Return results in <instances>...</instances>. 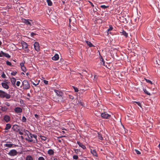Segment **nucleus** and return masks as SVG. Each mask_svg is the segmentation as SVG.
Wrapping results in <instances>:
<instances>
[{"mask_svg": "<svg viewBox=\"0 0 160 160\" xmlns=\"http://www.w3.org/2000/svg\"><path fill=\"white\" fill-rule=\"evenodd\" d=\"M101 61V63L102 64V65L105 66V65H104L105 62L104 61L103 59H102V60Z\"/></svg>", "mask_w": 160, "mask_h": 160, "instance_id": "nucleus-45", "label": "nucleus"}, {"mask_svg": "<svg viewBox=\"0 0 160 160\" xmlns=\"http://www.w3.org/2000/svg\"><path fill=\"white\" fill-rule=\"evenodd\" d=\"M113 29V27L112 25H110L109 26V28L108 29V31L109 32L111 31Z\"/></svg>", "mask_w": 160, "mask_h": 160, "instance_id": "nucleus-34", "label": "nucleus"}, {"mask_svg": "<svg viewBox=\"0 0 160 160\" xmlns=\"http://www.w3.org/2000/svg\"><path fill=\"white\" fill-rule=\"evenodd\" d=\"M93 11L94 12H96L97 11V9L96 8H93Z\"/></svg>", "mask_w": 160, "mask_h": 160, "instance_id": "nucleus-55", "label": "nucleus"}, {"mask_svg": "<svg viewBox=\"0 0 160 160\" xmlns=\"http://www.w3.org/2000/svg\"><path fill=\"white\" fill-rule=\"evenodd\" d=\"M143 90L144 92L147 95H150V93L146 89H143Z\"/></svg>", "mask_w": 160, "mask_h": 160, "instance_id": "nucleus-28", "label": "nucleus"}, {"mask_svg": "<svg viewBox=\"0 0 160 160\" xmlns=\"http://www.w3.org/2000/svg\"><path fill=\"white\" fill-rule=\"evenodd\" d=\"M21 75H25V74H24V73H23V72H22L21 73Z\"/></svg>", "mask_w": 160, "mask_h": 160, "instance_id": "nucleus-59", "label": "nucleus"}, {"mask_svg": "<svg viewBox=\"0 0 160 160\" xmlns=\"http://www.w3.org/2000/svg\"><path fill=\"white\" fill-rule=\"evenodd\" d=\"M58 142H61V140H59H59H58Z\"/></svg>", "mask_w": 160, "mask_h": 160, "instance_id": "nucleus-60", "label": "nucleus"}, {"mask_svg": "<svg viewBox=\"0 0 160 160\" xmlns=\"http://www.w3.org/2000/svg\"><path fill=\"white\" fill-rule=\"evenodd\" d=\"M68 98L70 99H71L72 100H73L74 98L73 96L71 95H68Z\"/></svg>", "mask_w": 160, "mask_h": 160, "instance_id": "nucleus-37", "label": "nucleus"}, {"mask_svg": "<svg viewBox=\"0 0 160 160\" xmlns=\"http://www.w3.org/2000/svg\"><path fill=\"white\" fill-rule=\"evenodd\" d=\"M135 151L136 153L138 155H139V154H141L140 152L137 149H135Z\"/></svg>", "mask_w": 160, "mask_h": 160, "instance_id": "nucleus-40", "label": "nucleus"}, {"mask_svg": "<svg viewBox=\"0 0 160 160\" xmlns=\"http://www.w3.org/2000/svg\"><path fill=\"white\" fill-rule=\"evenodd\" d=\"M0 107H1V110L3 112L6 111L8 109V108L5 106H1Z\"/></svg>", "mask_w": 160, "mask_h": 160, "instance_id": "nucleus-20", "label": "nucleus"}, {"mask_svg": "<svg viewBox=\"0 0 160 160\" xmlns=\"http://www.w3.org/2000/svg\"><path fill=\"white\" fill-rule=\"evenodd\" d=\"M12 129L13 131H17L19 130V127L18 125L15 124L13 126Z\"/></svg>", "mask_w": 160, "mask_h": 160, "instance_id": "nucleus-13", "label": "nucleus"}, {"mask_svg": "<svg viewBox=\"0 0 160 160\" xmlns=\"http://www.w3.org/2000/svg\"><path fill=\"white\" fill-rule=\"evenodd\" d=\"M120 33H122V34L126 38H127L128 37V33L123 30H122V31L120 32Z\"/></svg>", "mask_w": 160, "mask_h": 160, "instance_id": "nucleus-18", "label": "nucleus"}, {"mask_svg": "<svg viewBox=\"0 0 160 160\" xmlns=\"http://www.w3.org/2000/svg\"><path fill=\"white\" fill-rule=\"evenodd\" d=\"M15 112L17 113H21L22 112V109L19 107H16L14 109Z\"/></svg>", "mask_w": 160, "mask_h": 160, "instance_id": "nucleus-12", "label": "nucleus"}, {"mask_svg": "<svg viewBox=\"0 0 160 160\" xmlns=\"http://www.w3.org/2000/svg\"><path fill=\"white\" fill-rule=\"evenodd\" d=\"M11 127V125L9 123H8L6 124V126L4 129L5 130H8L9 129H10Z\"/></svg>", "mask_w": 160, "mask_h": 160, "instance_id": "nucleus-23", "label": "nucleus"}, {"mask_svg": "<svg viewBox=\"0 0 160 160\" xmlns=\"http://www.w3.org/2000/svg\"><path fill=\"white\" fill-rule=\"evenodd\" d=\"M1 77L3 78H6V75L4 74V72L2 73V74L1 75Z\"/></svg>", "mask_w": 160, "mask_h": 160, "instance_id": "nucleus-43", "label": "nucleus"}, {"mask_svg": "<svg viewBox=\"0 0 160 160\" xmlns=\"http://www.w3.org/2000/svg\"><path fill=\"white\" fill-rule=\"evenodd\" d=\"M23 88L24 89H28L30 88V85L27 80H24L22 82Z\"/></svg>", "mask_w": 160, "mask_h": 160, "instance_id": "nucleus-4", "label": "nucleus"}, {"mask_svg": "<svg viewBox=\"0 0 160 160\" xmlns=\"http://www.w3.org/2000/svg\"><path fill=\"white\" fill-rule=\"evenodd\" d=\"M3 120L6 122H8L10 120V118L9 116L5 115L3 117Z\"/></svg>", "mask_w": 160, "mask_h": 160, "instance_id": "nucleus-11", "label": "nucleus"}, {"mask_svg": "<svg viewBox=\"0 0 160 160\" xmlns=\"http://www.w3.org/2000/svg\"><path fill=\"white\" fill-rule=\"evenodd\" d=\"M38 160H45V159L43 157H40L38 158Z\"/></svg>", "mask_w": 160, "mask_h": 160, "instance_id": "nucleus-44", "label": "nucleus"}, {"mask_svg": "<svg viewBox=\"0 0 160 160\" xmlns=\"http://www.w3.org/2000/svg\"><path fill=\"white\" fill-rule=\"evenodd\" d=\"M7 80H5L3 82L1 83V85L2 87L6 89H8L9 88V86L8 85V84L10 83L9 82H6Z\"/></svg>", "mask_w": 160, "mask_h": 160, "instance_id": "nucleus-6", "label": "nucleus"}, {"mask_svg": "<svg viewBox=\"0 0 160 160\" xmlns=\"http://www.w3.org/2000/svg\"><path fill=\"white\" fill-rule=\"evenodd\" d=\"M20 82L19 81H18L16 82V85L17 86H19L20 84Z\"/></svg>", "mask_w": 160, "mask_h": 160, "instance_id": "nucleus-46", "label": "nucleus"}, {"mask_svg": "<svg viewBox=\"0 0 160 160\" xmlns=\"http://www.w3.org/2000/svg\"><path fill=\"white\" fill-rule=\"evenodd\" d=\"M133 103L134 104L135 103H136V104H137V105L139 106H140V107L142 108V106H141V103H140V102H136V101H134L133 102Z\"/></svg>", "mask_w": 160, "mask_h": 160, "instance_id": "nucleus-31", "label": "nucleus"}, {"mask_svg": "<svg viewBox=\"0 0 160 160\" xmlns=\"http://www.w3.org/2000/svg\"><path fill=\"white\" fill-rule=\"evenodd\" d=\"M31 36L32 37H33L36 34L33 32H32L30 33Z\"/></svg>", "mask_w": 160, "mask_h": 160, "instance_id": "nucleus-52", "label": "nucleus"}, {"mask_svg": "<svg viewBox=\"0 0 160 160\" xmlns=\"http://www.w3.org/2000/svg\"><path fill=\"white\" fill-rule=\"evenodd\" d=\"M24 132L25 133V135H27V138H25V140L28 142L36 143L38 142L37 139V135L32 134L27 130H24Z\"/></svg>", "mask_w": 160, "mask_h": 160, "instance_id": "nucleus-1", "label": "nucleus"}, {"mask_svg": "<svg viewBox=\"0 0 160 160\" xmlns=\"http://www.w3.org/2000/svg\"><path fill=\"white\" fill-rule=\"evenodd\" d=\"M73 159L77 160L78 158V156L76 155H74L73 156Z\"/></svg>", "mask_w": 160, "mask_h": 160, "instance_id": "nucleus-42", "label": "nucleus"}, {"mask_svg": "<svg viewBox=\"0 0 160 160\" xmlns=\"http://www.w3.org/2000/svg\"><path fill=\"white\" fill-rule=\"evenodd\" d=\"M109 6H106L105 5H102L100 6V7L102 8L105 9L107 8H108Z\"/></svg>", "mask_w": 160, "mask_h": 160, "instance_id": "nucleus-33", "label": "nucleus"}, {"mask_svg": "<svg viewBox=\"0 0 160 160\" xmlns=\"http://www.w3.org/2000/svg\"><path fill=\"white\" fill-rule=\"evenodd\" d=\"M26 160H33V158L31 156L28 155L26 158Z\"/></svg>", "mask_w": 160, "mask_h": 160, "instance_id": "nucleus-25", "label": "nucleus"}, {"mask_svg": "<svg viewBox=\"0 0 160 160\" xmlns=\"http://www.w3.org/2000/svg\"><path fill=\"white\" fill-rule=\"evenodd\" d=\"M17 73V72L15 71H13L11 73V75L12 76H15L16 74Z\"/></svg>", "mask_w": 160, "mask_h": 160, "instance_id": "nucleus-38", "label": "nucleus"}, {"mask_svg": "<svg viewBox=\"0 0 160 160\" xmlns=\"http://www.w3.org/2000/svg\"><path fill=\"white\" fill-rule=\"evenodd\" d=\"M21 68L22 70L24 72H26L27 71L26 68L25 67V66L21 67Z\"/></svg>", "mask_w": 160, "mask_h": 160, "instance_id": "nucleus-29", "label": "nucleus"}, {"mask_svg": "<svg viewBox=\"0 0 160 160\" xmlns=\"http://www.w3.org/2000/svg\"><path fill=\"white\" fill-rule=\"evenodd\" d=\"M91 152L93 155L95 156H97V154L96 151L94 149H91Z\"/></svg>", "mask_w": 160, "mask_h": 160, "instance_id": "nucleus-19", "label": "nucleus"}, {"mask_svg": "<svg viewBox=\"0 0 160 160\" xmlns=\"http://www.w3.org/2000/svg\"><path fill=\"white\" fill-rule=\"evenodd\" d=\"M34 46L35 50L37 51L40 50V46L39 43L37 42H35L34 44Z\"/></svg>", "mask_w": 160, "mask_h": 160, "instance_id": "nucleus-10", "label": "nucleus"}, {"mask_svg": "<svg viewBox=\"0 0 160 160\" xmlns=\"http://www.w3.org/2000/svg\"><path fill=\"white\" fill-rule=\"evenodd\" d=\"M73 89H74V91L76 92H78V89L75 87H73Z\"/></svg>", "mask_w": 160, "mask_h": 160, "instance_id": "nucleus-41", "label": "nucleus"}, {"mask_svg": "<svg viewBox=\"0 0 160 160\" xmlns=\"http://www.w3.org/2000/svg\"><path fill=\"white\" fill-rule=\"evenodd\" d=\"M9 142H7V143L4 144V146L6 147H8L9 148L13 147H12L13 144L11 143H8Z\"/></svg>", "mask_w": 160, "mask_h": 160, "instance_id": "nucleus-15", "label": "nucleus"}, {"mask_svg": "<svg viewBox=\"0 0 160 160\" xmlns=\"http://www.w3.org/2000/svg\"><path fill=\"white\" fill-rule=\"evenodd\" d=\"M22 22L24 23L27 25L29 26H31L32 25V20H31L26 19H25L23 18L22 19Z\"/></svg>", "mask_w": 160, "mask_h": 160, "instance_id": "nucleus-5", "label": "nucleus"}, {"mask_svg": "<svg viewBox=\"0 0 160 160\" xmlns=\"http://www.w3.org/2000/svg\"><path fill=\"white\" fill-rule=\"evenodd\" d=\"M52 160H58L57 158H52Z\"/></svg>", "mask_w": 160, "mask_h": 160, "instance_id": "nucleus-58", "label": "nucleus"}, {"mask_svg": "<svg viewBox=\"0 0 160 160\" xmlns=\"http://www.w3.org/2000/svg\"><path fill=\"white\" fill-rule=\"evenodd\" d=\"M43 81L44 83L45 84L47 85L48 84V81H47L46 80H44Z\"/></svg>", "mask_w": 160, "mask_h": 160, "instance_id": "nucleus-48", "label": "nucleus"}, {"mask_svg": "<svg viewBox=\"0 0 160 160\" xmlns=\"http://www.w3.org/2000/svg\"><path fill=\"white\" fill-rule=\"evenodd\" d=\"M2 44V42L0 41V46Z\"/></svg>", "mask_w": 160, "mask_h": 160, "instance_id": "nucleus-63", "label": "nucleus"}, {"mask_svg": "<svg viewBox=\"0 0 160 160\" xmlns=\"http://www.w3.org/2000/svg\"><path fill=\"white\" fill-rule=\"evenodd\" d=\"M27 96H28L29 97H30V94L29 93H28V94H27Z\"/></svg>", "mask_w": 160, "mask_h": 160, "instance_id": "nucleus-61", "label": "nucleus"}, {"mask_svg": "<svg viewBox=\"0 0 160 160\" xmlns=\"http://www.w3.org/2000/svg\"><path fill=\"white\" fill-rule=\"evenodd\" d=\"M40 137L41 139L44 141L46 140V139H47V138L45 136H40Z\"/></svg>", "mask_w": 160, "mask_h": 160, "instance_id": "nucleus-30", "label": "nucleus"}, {"mask_svg": "<svg viewBox=\"0 0 160 160\" xmlns=\"http://www.w3.org/2000/svg\"><path fill=\"white\" fill-rule=\"evenodd\" d=\"M101 116L103 118L108 119L111 117V115L108 114L106 112H104L101 114Z\"/></svg>", "mask_w": 160, "mask_h": 160, "instance_id": "nucleus-9", "label": "nucleus"}, {"mask_svg": "<svg viewBox=\"0 0 160 160\" xmlns=\"http://www.w3.org/2000/svg\"><path fill=\"white\" fill-rule=\"evenodd\" d=\"M74 151L76 153H77L78 152H79V150L78 149H75Z\"/></svg>", "mask_w": 160, "mask_h": 160, "instance_id": "nucleus-56", "label": "nucleus"}, {"mask_svg": "<svg viewBox=\"0 0 160 160\" xmlns=\"http://www.w3.org/2000/svg\"><path fill=\"white\" fill-rule=\"evenodd\" d=\"M145 80L147 82L150 83L151 84H152V82L150 80H148V79H145Z\"/></svg>", "mask_w": 160, "mask_h": 160, "instance_id": "nucleus-35", "label": "nucleus"}, {"mask_svg": "<svg viewBox=\"0 0 160 160\" xmlns=\"http://www.w3.org/2000/svg\"><path fill=\"white\" fill-rule=\"evenodd\" d=\"M5 104L7 106H10V103L9 102H6L5 103Z\"/></svg>", "mask_w": 160, "mask_h": 160, "instance_id": "nucleus-51", "label": "nucleus"}, {"mask_svg": "<svg viewBox=\"0 0 160 160\" xmlns=\"http://www.w3.org/2000/svg\"><path fill=\"white\" fill-rule=\"evenodd\" d=\"M8 154L10 156H14L17 155L18 152L16 150L13 149L10 150Z\"/></svg>", "mask_w": 160, "mask_h": 160, "instance_id": "nucleus-7", "label": "nucleus"}, {"mask_svg": "<svg viewBox=\"0 0 160 160\" xmlns=\"http://www.w3.org/2000/svg\"><path fill=\"white\" fill-rule=\"evenodd\" d=\"M88 2L91 5V6L92 7H94V5L90 1H88Z\"/></svg>", "mask_w": 160, "mask_h": 160, "instance_id": "nucleus-53", "label": "nucleus"}, {"mask_svg": "<svg viewBox=\"0 0 160 160\" xmlns=\"http://www.w3.org/2000/svg\"><path fill=\"white\" fill-rule=\"evenodd\" d=\"M2 54H4V56L8 58H9L10 57V56L7 53H3Z\"/></svg>", "mask_w": 160, "mask_h": 160, "instance_id": "nucleus-27", "label": "nucleus"}, {"mask_svg": "<svg viewBox=\"0 0 160 160\" xmlns=\"http://www.w3.org/2000/svg\"><path fill=\"white\" fill-rule=\"evenodd\" d=\"M19 133L20 135H22L23 134V133L21 132H19Z\"/></svg>", "mask_w": 160, "mask_h": 160, "instance_id": "nucleus-57", "label": "nucleus"}, {"mask_svg": "<svg viewBox=\"0 0 160 160\" xmlns=\"http://www.w3.org/2000/svg\"><path fill=\"white\" fill-rule=\"evenodd\" d=\"M77 143L78 145L83 149L86 148V147L80 142H77Z\"/></svg>", "mask_w": 160, "mask_h": 160, "instance_id": "nucleus-16", "label": "nucleus"}, {"mask_svg": "<svg viewBox=\"0 0 160 160\" xmlns=\"http://www.w3.org/2000/svg\"><path fill=\"white\" fill-rule=\"evenodd\" d=\"M6 63L8 65H9L10 66H12L11 62L8 61H7L6 62Z\"/></svg>", "mask_w": 160, "mask_h": 160, "instance_id": "nucleus-39", "label": "nucleus"}, {"mask_svg": "<svg viewBox=\"0 0 160 160\" xmlns=\"http://www.w3.org/2000/svg\"><path fill=\"white\" fill-rule=\"evenodd\" d=\"M54 91L58 97V101L60 102H63V92L61 91H58L56 89H54Z\"/></svg>", "mask_w": 160, "mask_h": 160, "instance_id": "nucleus-2", "label": "nucleus"}, {"mask_svg": "<svg viewBox=\"0 0 160 160\" xmlns=\"http://www.w3.org/2000/svg\"><path fill=\"white\" fill-rule=\"evenodd\" d=\"M22 122H26L27 121L26 118L24 116H23L22 119Z\"/></svg>", "mask_w": 160, "mask_h": 160, "instance_id": "nucleus-36", "label": "nucleus"}, {"mask_svg": "<svg viewBox=\"0 0 160 160\" xmlns=\"http://www.w3.org/2000/svg\"><path fill=\"white\" fill-rule=\"evenodd\" d=\"M94 78L95 80H96L98 78V76L96 75H94Z\"/></svg>", "mask_w": 160, "mask_h": 160, "instance_id": "nucleus-50", "label": "nucleus"}, {"mask_svg": "<svg viewBox=\"0 0 160 160\" xmlns=\"http://www.w3.org/2000/svg\"><path fill=\"white\" fill-rule=\"evenodd\" d=\"M23 48L26 49L25 50L27 52H29V50L28 49V45L27 43L24 41H22L21 42Z\"/></svg>", "mask_w": 160, "mask_h": 160, "instance_id": "nucleus-8", "label": "nucleus"}, {"mask_svg": "<svg viewBox=\"0 0 160 160\" xmlns=\"http://www.w3.org/2000/svg\"><path fill=\"white\" fill-rule=\"evenodd\" d=\"M0 97L2 98H5L6 99H9L11 98V95L4 91L0 90Z\"/></svg>", "mask_w": 160, "mask_h": 160, "instance_id": "nucleus-3", "label": "nucleus"}, {"mask_svg": "<svg viewBox=\"0 0 160 160\" xmlns=\"http://www.w3.org/2000/svg\"><path fill=\"white\" fill-rule=\"evenodd\" d=\"M46 1L49 6H51L52 5V2L51 0H47Z\"/></svg>", "mask_w": 160, "mask_h": 160, "instance_id": "nucleus-24", "label": "nucleus"}, {"mask_svg": "<svg viewBox=\"0 0 160 160\" xmlns=\"http://www.w3.org/2000/svg\"><path fill=\"white\" fill-rule=\"evenodd\" d=\"M54 153V152L52 149H50L48 151V154L49 155H53Z\"/></svg>", "mask_w": 160, "mask_h": 160, "instance_id": "nucleus-17", "label": "nucleus"}, {"mask_svg": "<svg viewBox=\"0 0 160 160\" xmlns=\"http://www.w3.org/2000/svg\"><path fill=\"white\" fill-rule=\"evenodd\" d=\"M98 139L100 140H102L103 139V138L102 135L99 133H98Z\"/></svg>", "mask_w": 160, "mask_h": 160, "instance_id": "nucleus-26", "label": "nucleus"}, {"mask_svg": "<svg viewBox=\"0 0 160 160\" xmlns=\"http://www.w3.org/2000/svg\"><path fill=\"white\" fill-rule=\"evenodd\" d=\"M31 83L33 85H34V86H36L37 85H38L39 84V82H38V83L37 84H35V83H34V82H33L32 81H31Z\"/></svg>", "mask_w": 160, "mask_h": 160, "instance_id": "nucleus-49", "label": "nucleus"}, {"mask_svg": "<svg viewBox=\"0 0 160 160\" xmlns=\"http://www.w3.org/2000/svg\"><path fill=\"white\" fill-rule=\"evenodd\" d=\"M85 42L90 47H94V45H93L90 42L87 41H86Z\"/></svg>", "mask_w": 160, "mask_h": 160, "instance_id": "nucleus-21", "label": "nucleus"}, {"mask_svg": "<svg viewBox=\"0 0 160 160\" xmlns=\"http://www.w3.org/2000/svg\"><path fill=\"white\" fill-rule=\"evenodd\" d=\"M34 116L37 119H38L39 118V116L37 114H35Z\"/></svg>", "mask_w": 160, "mask_h": 160, "instance_id": "nucleus-54", "label": "nucleus"}, {"mask_svg": "<svg viewBox=\"0 0 160 160\" xmlns=\"http://www.w3.org/2000/svg\"><path fill=\"white\" fill-rule=\"evenodd\" d=\"M3 53H4L3 51H1V53H0V57H2L4 56V54H2Z\"/></svg>", "mask_w": 160, "mask_h": 160, "instance_id": "nucleus-47", "label": "nucleus"}, {"mask_svg": "<svg viewBox=\"0 0 160 160\" xmlns=\"http://www.w3.org/2000/svg\"><path fill=\"white\" fill-rule=\"evenodd\" d=\"M10 80H11V82L12 84L13 85H14L15 84L16 81V79H15V78L13 77L12 78H10Z\"/></svg>", "mask_w": 160, "mask_h": 160, "instance_id": "nucleus-22", "label": "nucleus"}, {"mask_svg": "<svg viewBox=\"0 0 160 160\" xmlns=\"http://www.w3.org/2000/svg\"><path fill=\"white\" fill-rule=\"evenodd\" d=\"M59 58V56L57 54H55L54 55V56L53 57H52V60H55V61H56V60H58Z\"/></svg>", "mask_w": 160, "mask_h": 160, "instance_id": "nucleus-14", "label": "nucleus"}, {"mask_svg": "<svg viewBox=\"0 0 160 160\" xmlns=\"http://www.w3.org/2000/svg\"><path fill=\"white\" fill-rule=\"evenodd\" d=\"M88 160L87 159H81V160Z\"/></svg>", "mask_w": 160, "mask_h": 160, "instance_id": "nucleus-64", "label": "nucleus"}, {"mask_svg": "<svg viewBox=\"0 0 160 160\" xmlns=\"http://www.w3.org/2000/svg\"><path fill=\"white\" fill-rule=\"evenodd\" d=\"M25 62L24 61H23V62H21L20 63V66L21 68L22 67L24 66V64H25Z\"/></svg>", "mask_w": 160, "mask_h": 160, "instance_id": "nucleus-32", "label": "nucleus"}, {"mask_svg": "<svg viewBox=\"0 0 160 160\" xmlns=\"http://www.w3.org/2000/svg\"><path fill=\"white\" fill-rule=\"evenodd\" d=\"M28 74H29V73H28V72H27V73H26V75H27V76H28Z\"/></svg>", "mask_w": 160, "mask_h": 160, "instance_id": "nucleus-62", "label": "nucleus"}]
</instances>
